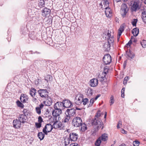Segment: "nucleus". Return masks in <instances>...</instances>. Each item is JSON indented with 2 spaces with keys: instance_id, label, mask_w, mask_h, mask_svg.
Returning a JSON list of instances; mask_svg holds the SVG:
<instances>
[{
  "instance_id": "obj_37",
  "label": "nucleus",
  "mask_w": 146,
  "mask_h": 146,
  "mask_svg": "<svg viewBox=\"0 0 146 146\" xmlns=\"http://www.w3.org/2000/svg\"><path fill=\"white\" fill-rule=\"evenodd\" d=\"M103 4L105 8L108 7H109V2L107 0H104L103 1Z\"/></svg>"
},
{
  "instance_id": "obj_20",
  "label": "nucleus",
  "mask_w": 146,
  "mask_h": 146,
  "mask_svg": "<svg viewBox=\"0 0 146 146\" xmlns=\"http://www.w3.org/2000/svg\"><path fill=\"white\" fill-rule=\"evenodd\" d=\"M28 99V98L27 95L24 94L21 95L20 99L22 102L23 103L27 102Z\"/></svg>"
},
{
  "instance_id": "obj_43",
  "label": "nucleus",
  "mask_w": 146,
  "mask_h": 146,
  "mask_svg": "<svg viewBox=\"0 0 146 146\" xmlns=\"http://www.w3.org/2000/svg\"><path fill=\"white\" fill-rule=\"evenodd\" d=\"M88 102V99L87 98H85L84 99L83 98L82 100V102L84 105H85Z\"/></svg>"
},
{
  "instance_id": "obj_16",
  "label": "nucleus",
  "mask_w": 146,
  "mask_h": 146,
  "mask_svg": "<svg viewBox=\"0 0 146 146\" xmlns=\"http://www.w3.org/2000/svg\"><path fill=\"white\" fill-rule=\"evenodd\" d=\"M42 15L43 17H46L49 15L51 12V11L46 7L44 8L41 11Z\"/></svg>"
},
{
  "instance_id": "obj_64",
  "label": "nucleus",
  "mask_w": 146,
  "mask_h": 146,
  "mask_svg": "<svg viewBox=\"0 0 146 146\" xmlns=\"http://www.w3.org/2000/svg\"><path fill=\"white\" fill-rule=\"evenodd\" d=\"M119 146H126L124 144H122L121 145H120Z\"/></svg>"
},
{
  "instance_id": "obj_42",
  "label": "nucleus",
  "mask_w": 146,
  "mask_h": 146,
  "mask_svg": "<svg viewBox=\"0 0 146 146\" xmlns=\"http://www.w3.org/2000/svg\"><path fill=\"white\" fill-rule=\"evenodd\" d=\"M141 44L143 48L146 47V40H143L141 42Z\"/></svg>"
},
{
  "instance_id": "obj_18",
  "label": "nucleus",
  "mask_w": 146,
  "mask_h": 146,
  "mask_svg": "<svg viewBox=\"0 0 146 146\" xmlns=\"http://www.w3.org/2000/svg\"><path fill=\"white\" fill-rule=\"evenodd\" d=\"M63 107H64L63 101L62 102H57L54 105V109L62 110Z\"/></svg>"
},
{
  "instance_id": "obj_36",
  "label": "nucleus",
  "mask_w": 146,
  "mask_h": 146,
  "mask_svg": "<svg viewBox=\"0 0 146 146\" xmlns=\"http://www.w3.org/2000/svg\"><path fill=\"white\" fill-rule=\"evenodd\" d=\"M17 106L21 108H24V105L19 101L18 100L16 102Z\"/></svg>"
},
{
  "instance_id": "obj_1",
  "label": "nucleus",
  "mask_w": 146,
  "mask_h": 146,
  "mask_svg": "<svg viewBox=\"0 0 146 146\" xmlns=\"http://www.w3.org/2000/svg\"><path fill=\"white\" fill-rule=\"evenodd\" d=\"M103 37H104L106 39L108 40L103 45L104 50L105 51H108L110 49L111 44L113 43L114 42V37L113 36H111L110 33L109 32L107 35H104Z\"/></svg>"
},
{
  "instance_id": "obj_9",
  "label": "nucleus",
  "mask_w": 146,
  "mask_h": 146,
  "mask_svg": "<svg viewBox=\"0 0 146 146\" xmlns=\"http://www.w3.org/2000/svg\"><path fill=\"white\" fill-rule=\"evenodd\" d=\"M84 98L83 95L80 93L77 94L75 100V103L78 105H80L82 102L83 98Z\"/></svg>"
},
{
  "instance_id": "obj_5",
  "label": "nucleus",
  "mask_w": 146,
  "mask_h": 146,
  "mask_svg": "<svg viewBox=\"0 0 146 146\" xmlns=\"http://www.w3.org/2000/svg\"><path fill=\"white\" fill-rule=\"evenodd\" d=\"M129 11V8L125 4H123L120 11L121 14L123 18H124Z\"/></svg>"
},
{
  "instance_id": "obj_45",
  "label": "nucleus",
  "mask_w": 146,
  "mask_h": 146,
  "mask_svg": "<svg viewBox=\"0 0 146 146\" xmlns=\"http://www.w3.org/2000/svg\"><path fill=\"white\" fill-rule=\"evenodd\" d=\"M129 79V77L128 76L125 77L123 81V84L124 85H125L127 84V82L128 81Z\"/></svg>"
},
{
  "instance_id": "obj_32",
  "label": "nucleus",
  "mask_w": 146,
  "mask_h": 146,
  "mask_svg": "<svg viewBox=\"0 0 146 146\" xmlns=\"http://www.w3.org/2000/svg\"><path fill=\"white\" fill-rule=\"evenodd\" d=\"M80 130L83 132L84 131L87 129V127L86 125L84 123H82L81 125L80 126Z\"/></svg>"
},
{
  "instance_id": "obj_57",
  "label": "nucleus",
  "mask_w": 146,
  "mask_h": 146,
  "mask_svg": "<svg viewBox=\"0 0 146 146\" xmlns=\"http://www.w3.org/2000/svg\"><path fill=\"white\" fill-rule=\"evenodd\" d=\"M29 37H30L31 39L33 40L35 38L34 36H32L33 35L32 33H31V34H29Z\"/></svg>"
},
{
  "instance_id": "obj_31",
  "label": "nucleus",
  "mask_w": 146,
  "mask_h": 146,
  "mask_svg": "<svg viewBox=\"0 0 146 146\" xmlns=\"http://www.w3.org/2000/svg\"><path fill=\"white\" fill-rule=\"evenodd\" d=\"M142 18L143 22L146 24V11H143L142 13Z\"/></svg>"
},
{
  "instance_id": "obj_8",
  "label": "nucleus",
  "mask_w": 146,
  "mask_h": 146,
  "mask_svg": "<svg viewBox=\"0 0 146 146\" xmlns=\"http://www.w3.org/2000/svg\"><path fill=\"white\" fill-rule=\"evenodd\" d=\"M112 58L109 54L105 55L103 58V61L105 64H109L111 62Z\"/></svg>"
},
{
  "instance_id": "obj_30",
  "label": "nucleus",
  "mask_w": 146,
  "mask_h": 146,
  "mask_svg": "<svg viewBox=\"0 0 146 146\" xmlns=\"http://www.w3.org/2000/svg\"><path fill=\"white\" fill-rule=\"evenodd\" d=\"M139 30L137 28L133 29L132 31V33L135 36H137L139 34Z\"/></svg>"
},
{
  "instance_id": "obj_28",
  "label": "nucleus",
  "mask_w": 146,
  "mask_h": 146,
  "mask_svg": "<svg viewBox=\"0 0 146 146\" xmlns=\"http://www.w3.org/2000/svg\"><path fill=\"white\" fill-rule=\"evenodd\" d=\"M99 138V139H100L101 140H102L103 141H106L108 139V135L104 133Z\"/></svg>"
},
{
  "instance_id": "obj_14",
  "label": "nucleus",
  "mask_w": 146,
  "mask_h": 146,
  "mask_svg": "<svg viewBox=\"0 0 146 146\" xmlns=\"http://www.w3.org/2000/svg\"><path fill=\"white\" fill-rule=\"evenodd\" d=\"M65 112L71 117H74L76 115L75 109L74 108L67 109Z\"/></svg>"
},
{
  "instance_id": "obj_44",
  "label": "nucleus",
  "mask_w": 146,
  "mask_h": 146,
  "mask_svg": "<svg viewBox=\"0 0 146 146\" xmlns=\"http://www.w3.org/2000/svg\"><path fill=\"white\" fill-rule=\"evenodd\" d=\"M52 78V77L49 75H47L45 77V80L48 82L49 80H50V79Z\"/></svg>"
},
{
  "instance_id": "obj_10",
  "label": "nucleus",
  "mask_w": 146,
  "mask_h": 146,
  "mask_svg": "<svg viewBox=\"0 0 146 146\" xmlns=\"http://www.w3.org/2000/svg\"><path fill=\"white\" fill-rule=\"evenodd\" d=\"M53 125H52L50 123L47 124L43 128V132L46 135L47 134V133L50 132L53 129Z\"/></svg>"
},
{
  "instance_id": "obj_7",
  "label": "nucleus",
  "mask_w": 146,
  "mask_h": 146,
  "mask_svg": "<svg viewBox=\"0 0 146 146\" xmlns=\"http://www.w3.org/2000/svg\"><path fill=\"white\" fill-rule=\"evenodd\" d=\"M38 92L42 98H46L48 96V92L46 89H40L38 91Z\"/></svg>"
},
{
  "instance_id": "obj_41",
  "label": "nucleus",
  "mask_w": 146,
  "mask_h": 146,
  "mask_svg": "<svg viewBox=\"0 0 146 146\" xmlns=\"http://www.w3.org/2000/svg\"><path fill=\"white\" fill-rule=\"evenodd\" d=\"M23 114H22L23 115H24L25 116H27V115H28L29 112V111L26 109H24L23 110Z\"/></svg>"
},
{
  "instance_id": "obj_39",
  "label": "nucleus",
  "mask_w": 146,
  "mask_h": 146,
  "mask_svg": "<svg viewBox=\"0 0 146 146\" xmlns=\"http://www.w3.org/2000/svg\"><path fill=\"white\" fill-rule=\"evenodd\" d=\"M137 22V19H133L131 22V23L133 26H136V23Z\"/></svg>"
},
{
  "instance_id": "obj_58",
  "label": "nucleus",
  "mask_w": 146,
  "mask_h": 146,
  "mask_svg": "<svg viewBox=\"0 0 146 146\" xmlns=\"http://www.w3.org/2000/svg\"><path fill=\"white\" fill-rule=\"evenodd\" d=\"M132 43V42L131 40H130L126 44V45L127 46H129Z\"/></svg>"
},
{
  "instance_id": "obj_52",
  "label": "nucleus",
  "mask_w": 146,
  "mask_h": 146,
  "mask_svg": "<svg viewBox=\"0 0 146 146\" xmlns=\"http://www.w3.org/2000/svg\"><path fill=\"white\" fill-rule=\"evenodd\" d=\"M94 102V98H92L90 100V106H91L92 104Z\"/></svg>"
},
{
  "instance_id": "obj_3",
  "label": "nucleus",
  "mask_w": 146,
  "mask_h": 146,
  "mask_svg": "<svg viewBox=\"0 0 146 146\" xmlns=\"http://www.w3.org/2000/svg\"><path fill=\"white\" fill-rule=\"evenodd\" d=\"M82 122L80 117H75L72 121V124L73 126L77 127H78L80 129V126Z\"/></svg>"
},
{
  "instance_id": "obj_49",
  "label": "nucleus",
  "mask_w": 146,
  "mask_h": 146,
  "mask_svg": "<svg viewBox=\"0 0 146 146\" xmlns=\"http://www.w3.org/2000/svg\"><path fill=\"white\" fill-rule=\"evenodd\" d=\"M139 142L138 141H135L133 142V145L134 146H138L139 144Z\"/></svg>"
},
{
  "instance_id": "obj_55",
  "label": "nucleus",
  "mask_w": 146,
  "mask_h": 146,
  "mask_svg": "<svg viewBox=\"0 0 146 146\" xmlns=\"http://www.w3.org/2000/svg\"><path fill=\"white\" fill-rule=\"evenodd\" d=\"M121 125V121H119L117 125V128H119L120 126Z\"/></svg>"
},
{
  "instance_id": "obj_56",
  "label": "nucleus",
  "mask_w": 146,
  "mask_h": 146,
  "mask_svg": "<svg viewBox=\"0 0 146 146\" xmlns=\"http://www.w3.org/2000/svg\"><path fill=\"white\" fill-rule=\"evenodd\" d=\"M42 118L40 116H39L38 117V122L41 123L43 121Z\"/></svg>"
},
{
  "instance_id": "obj_26",
  "label": "nucleus",
  "mask_w": 146,
  "mask_h": 146,
  "mask_svg": "<svg viewBox=\"0 0 146 146\" xmlns=\"http://www.w3.org/2000/svg\"><path fill=\"white\" fill-rule=\"evenodd\" d=\"M126 54L128 58H130L131 59L133 58L135 56L134 54L131 52L130 50H127L126 51Z\"/></svg>"
},
{
  "instance_id": "obj_24",
  "label": "nucleus",
  "mask_w": 146,
  "mask_h": 146,
  "mask_svg": "<svg viewBox=\"0 0 146 146\" xmlns=\"http://www.w3.org/2000/svg\"><path fill=\"white\" fill-rule=\"evenodd\" d=\"M47 99L46 101L43 102V103L46 106H50L52 103V99L49 97L48 96L47 97Z\"/></svg>"
},
{
  "instance_id": "obj_12",
  "label": "nucleus",
  "mask_w": 146,
  "mask_h": 146,
  "mask_svg": "<svg viewBox=\"0 0 146 146\" xmlns=\"http://www.w3.org/2000/svg\"><path fill=\"white\" fill-rule=\"evenodd\" d=\"M64 107L69 108L72 107V103L69 100H65L63 101Z\"/></svg>"
},
{
  "instance_id": "obj_59",
  "label": "nucleus",
  "mask_w": 146,
  "mask_h": 146,
  "mask_svg": "<svg viewBox=\"0 0 146 146\" xmlns=\"http://www.w3.org/2000/svg\"><path fill=\"white\" fill-rule=\"evenodd\" d=\"M44 106L43 104H42L41 103L39 105V106H38V108H39L40 109H41L43 108Z\"/></svg>"
},
{
  "instance_id": "obj_2",
  "label": "nucleus",
  "mask_w": 146,
  "mask_h": 146,
  "mask_svg": "<svg viewBox=\"0 0 146 146\" xmlns=\"http://www.w3.org/2000/svg\"><path fill=\"white\" fill-rule=\"evenodd\" d=\"M91 123L92 125H96L98 129L101 128L102 129L103 128V123L100 119H96L94 118L92 119L91 121Z\"/></svg>"
},
{
  "instance_id": "obj_46",
  "label": "nucleus",
  "mask_w": 146,
  "mask_h": 146,
  "mask_svg": "<svg viewBox=\"0 0 146 146\" xmlns=\"http://www.w3.org/2000/svg\"><path fill=\"white\" fill-rule=\"evenodd\" d=\"M106 16L108 17H111L112 16V11L111 10L108 11V13H107L106 14Z\"/></svg>"
},
{
  "instance_id": "obj_15",
  "label": "nucleus",
  "mask_w": 146,
  "mask_h": 146,
  "mask_svg": "<svg viewBox=\"0 0 146 146\" xmlns=\"http://www.w3.org/2000/svg\"><path fill=\"white\" fill-rule=\"evenodd\" d=\"M53 127L54 128H58L60 129H61L63 128L62 125V123L58 120L55 121L53 124Z\"/></svg>"
},
{
  "instance_id": "obj_11",
  "label": "nucleus",
  "mask_w": 146,
  "mask_h": 146,
  "mask_svg": "<svg viewBox=\"0 0 146 146\" xmlns=\"http://www.w3.org/2000/svg\"><path fill=\"white\" fill-rule=\"evenodd\" d=\"M62 113V110L59 109H54V110L53 109L52 111V114L53 116H55L57 118L58 117V120H59V119L60 118V115Z\"/></svg>"
},
{
  "instance_id": "obj_47",
  "label": "nucleus",
  "mask_w": 146,
  "mask_h": 146,
  "mask_svg": "<svg viewBox=\"0 0 146 146\" xmlns=\"http://www.w3.org/2000/svg\"><path fill=\"white\" fill-rule=\"evenodd\" d=\"M41 109L38 107H37L36 108V113L39 114H40L41 113Z\"/></svg>"
},
{
  "instance_id": "obj_53",
  "label": "nucleus",
  "mask_w": 146,
  "mask_h": 146,
  "mask_svg": "<svg viewBox=\"0 0 146 146\" xmlns=\"http://www.w3.org/2000/svg\"><path fill=\"white\" fill-rule=\"evenodd\" d=\"M131 40V41H133L134 42H136L137 41L136 40L135 38L133 36H131V40Z\"/></svg>"
},
{
  "instance_id": "obj_60",
  "label": "nucleus",
  "mask_w": 146,
  "mask_h": 146,
  "mask_svg": "<svg viewBox=\"0 0 146 146\" xmlns=\"http://www.w3.org/2000/svg\"><path fill=\"white\" fill-rule=\"evenodd\" d=\"M78 144L76 143H71L70 145V146H78Z\"/></svg>"
},
{
  "instance_id": "obj_21",
  "label": "nucleus",
  "mask_w": 146,
  "mask_h": 146,
  "mask_svg": "<svg viewBox=\"0 0 146 146\" xmlns=\"http://www.w3.org/2000/svg\"><path fill=\"white\" fill-rule=\"evenodd\" d=\"M18 118L19 120L21 123H24L26 122L27 117L24 115L21 114L19 115Z\"/></svg>"
},
{
  "instance_id": "obj_23",
  "label": "nucleus",
  "mask_w": 146,
  "mask_h": 146,
  "mask_svg": "<svg viewBox=\"0 0 146 146\" xmlns=\"http://www.w3.org/2000/svg\"><path fill=\"white\" fill-rule=\"evenodd\" d=\"M71 117L68 114L65 112V115L63 119H62V122L64 123H68Z\"/></svg>"
},
{
  "instance_id": "obj_19",
  "label": "nucleus",
  "mask_w": 146,
  "mask_h": 146,
  "mask_svg": "<svg viewBox=\"0 0 146 146\" xmlns=\"http://www.w3.org/2000/svg\"><path fill=\"white\" fill-rule=\"evenodd\" d=\"M91 86L95 87L97 86L98 84V80L97 79L94 78L91 79L90 82Z\"/></svg>"
},
{
  "instance_id": "obj_61",
  "label": "nucleus",
  "mask_w": 146,
  "mask_h": 146,
  "mask_svg": "<svg viewBox=\"0 0 146 146\" xmlns=\"http://www.w3.org/2000/svg\"><path fill=\"white\" fill-rule=\"evenodd\" d=\"M121 133L123 134H126L127 133V131L123 129H122L121 130Z\"/></svg>"
},
{
  "instance_id": "obj_25",
  "label": "nucleus",
  "mask_w": 146,
  "mask_h": 146,
  "mask_svg": "<svg viewBox=\"0 0 146 146\" xmlns=\"http://www.w3.org/2000/svg\"><path fill=\"white\" fill-rule=\"evenodd\" d=\"M123 27L121 26L118 30V35L117 36V40L119 41V38L123 31Z\"/></svg>"
},
{
  "instance_id": "obj_22",
  "label": "nucleus",
  "mask_w": 146,
  "mask_h": 146,
  "mask_svg": "<svg viewBox=\"0 0 146 146\" xmlns=\"http://www.w3.org/2000/svg\"><path fill=\"white\" fill-rule=\"evenodd\" d=\"M63 138V143L65 146H66L70 143L71 141L69 137L66 136Z\"/></svg>"
},
{
  "instance_id": "obj_33",
  "label": "nucleus",
  "mask_w": 146,
  "mask_h": 146,
  "mask_svg": "<svg viewBox=\"0 0 146 146\" xmlns=\"http://www.w3.org/2000/svg\"><path fill=\"white\" fill-rule=\"evenodd\" d=\"M57 117L55 116H53V117H51L49 119V122L50 123H55V121H57Z\"/></svg>"
},
{
  "instance_id": "obj_40",
  "label": "nucleus",
  "mask_w": 146,
  "mask_h": 146,
  "mask_svg": "<svg viewBox=\"0 0 146 146\" xmlns=\"http://www.w3.org/2000/svg\"><path fill=\"white\" fill-rule=\"evenodd\" d=\"M101 116L100 111H98L95 115L94 117L97 119H100V117Z\"/></svg>"
},
{
  "instance_id": "obj_38",
  "label": "nucleus",
  "mask_w": 146,
  "mask_h": 146,
  "mask_svg": "<svg viewBox=\"0 0 146 146\" xmlns=\"http://www.w3.org/2000/svg\"><path fill=\"white\" fill-rule=\"evenodd\" d=\"M101 142V140L98 138L96 141L95 143L96 146H99Z\"/></svg>"
},
{
  "instance_id": "obj_35",
  "label": "nucleus",
  "mask_w": 146,
  "mask_h": 146,
  "mask_svg": "<svg viewBox=\"0 0 146 146\" xmlns=\"http://www.w3.org/2000/svg\"><path fill=\"white\" fill-rule=\"evenodd\" d=\"M38 136L40 140H41L44 138V134L42 132H39L38 134Z\"/></svg>"
},
{
  "instance_id": "obj_6",
  "label": "nucleus",
  "mask_w": 146,
  "mask_h": 146,
  "mask_svg": "<svg viewBox=\"0 0 146 146\" xmlns=\"http://www.w3.org/2000/svg\"><path fill=\"white\" fill-rule=\"evenodd\" d=\"M107 72H108V71L103 72L102 74H99L98 76L99 80L103 84L107 81L106 76Z\"/></svg>"
},
{
  "instance_id": "obj_29",
  "label": "nucleus",
  "mask_w": 146,
  "mask_h": 146,
  "mask_svg": "<svg viewBox=\"0 0 146 146\" xmlns=\"http://www.w3.org/2000/svg\"><path fill=\"white\" fill-rule=\"evenodd\" d=\"M36 90L34 88H31L29 91V94L31 96L33 97L36 95Z\"/></svg>"
},
{
  "instance_id": "obj_27",
  "label": "nucleus",
  "mask_w": 146,
  "mask_h": 146,
  "mask_svg": "<svg viewBox=\"0 0 146 146\" xmlns=\"http://www.w3.org/2000/svg\"><path fill=\"white\" fill-rule=\"evenodd\" d=\"M86 94L88 96H91L93 94V90L90 88H88L85 91Z\"/></svg>"
},
{
  "instance_id": "obj_54",
  "label": "nucleus",
  "mask_w": 146,
  "mask_h": 146,
  "mask_svg": "<svg viewBox=\"0 0 146 146\" xmlns=\"http://www.w3.org/2000/svg\"><path fill=\"white\" fill-rule=\"evenodd\" d=\"M105 14L107 13H108V11H109L111 10V9L109 7H108L106 8H105Z\"/></svg>"
},
{
  "instance_id": "obj_17",
  "label": "nucleus",
  "mask_w": 146,
  "mask_h": 146,
  "mask_svg": "<svg viewBox=\"0 0 146 146\" xmlns=\"http://www.w3.org/2000/svg\"><path fill=\"white\" fill-rule=\"evenodd\" d=\"M21 123L19 119H15L13 121V126L16 128H19L21 127Z\"/></svg>"
},
{
  "instance_id": "obj_4",
  "label": "nucleus",
  "mask_w": 146,
  "mask_h": 146,
  "mask_svg": "<svg viewBox=\"0 0 146 146\" xmlns=\"http://www.w3.org/2000/svg\"><path fill=\"white\" fill-rule=\"evenodd\" d=\"M131 2V10L132 11L136 12L140 9V7L139 5V0H134Z\"/></svg>"
},
{
  "instance_id": "obj_63",
  "label": "nucleus",
  "mask_w": 146,
  "mask_h": 146,
  "mask_svg": "<svg viewBox=\"0 0 146 146\" xmlns=\"http://www.w3.org/2000/svg\"><path fill=\"white\" fill-rule=\"evenodd\" d=\"M75 109V110H81V109L78 108L77 107H76Z\"/></svg>"
},
{
  "instance_id": "obj_34",
  "label": "nucleus",
  "mask_w": 146,
  "mask_h": 146,
  "mask_svg": "<svg viewBox=\"0 0 146 146\" xmlns=\"http://www.w3.org/2000/svg\"><path fill=\"white\" fill-rule=\"evenodd\" d=\"M38 6L40 7H44L45 5V2L43 0H40L38 4Z\"/></svg>"
},
{
  "instance_id": "obj_50",
  "label": "nucleus",
  "mask_w": 146,
  "mask_h": 146,
  "mask_svg": "<svg viewBox=\"0 0 146 146\" xmlns=\"http://www.w3.org/2000/svg\"><path fill=\"white\" fill-rule=\"evenodd\" d=\"M125 90V88H122L121 91V97L122 98H124V91Z\"/></svg>"
},
{
  "instance_id": "obj_13",
  "label": "nucleus",
  "mask_w": 146,
  "mask_h": 146,
  "mask_svg": "<svg viewBox=\"0 0 146 146\" xmlns=\"http://www.w3.org/2000/svg\"><path fill=\"white\" fill-rule=\"evenodd\" d=\"M69 138L71 141H76L78 138V135L76 133L71 132L69 134Z\"/></svg>"
},
{
  "instance_id": "obj_51",
  "label": "nucleus",
  "mask_w": 146,
  "mask_h": 146,
  "mask_svg": "<svg viewBox=\"0 0 146 146\" xmlns=\"http://www.w3.org/2000/svg\"><path fill=\"white\" fill-rule=\"evenodd\" d=\"M35 125L36 128H40L41 127V123L39 122L38 123H36Z\"/></svg>"
},
{
  "instance_id": "obj_48",
  "label": "nucleus",
  "mask_w": 146,
  "mask_h": 146,
  "mask_svg": "<svg viewBox=\"0 0 146 146\" xmlns=\"http://www.w3.org/2000/svg\"><path fill=\"white\" fill-rule=\"evenodd\" d=\"M114 100L113 99V96H111L110 97V105H112L114 103Z\"/></svg>"
},
{
  "instance_id": "obj_62",
  "label": "nucleus",
  "mask_w": 146,
  "mask_h": 146,
  "mask_svg": "<svg viewBox=\"0 0 146 146\" xmlns=\"http://www.w3.org/2000/svg\"><path fill=\"white\" fill-rule=\"evenodd\" d=\"M100 94H98L97 96H96V97L94 99V100H96L100 96Z\"/></svg>"
}]
</instances>
